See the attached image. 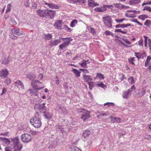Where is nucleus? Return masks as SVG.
<instances>
[{
  "instance_id": "1",
  "label": "nucleus",
  "mask_w": 151,
  "mask_h": 151,
  "mask_svg": "<svg viewBox=\"0 0 151 151\" xmlns=\"http://www.w3.org/2000/svg\"><path fill=\"white\" fill-rule=\"evenodd\" d=\"M30 122L31 125L36 128H38L41 126L42 123L41 119L38 112H36L34 116L31 118Z\"/></svg>"
},
{
  "instance_id": "2",
  "label": "nucleus",
  "mask_w": 151,
  "mask_h": 151,
  "mask_svg": "<svg viewBox=\"0 0 151 151\" xmlns=\"http://www.w3.org/2000/svg\"><path fill=\"white\" fill-rule=\"evenodd\" d=\"M13 144V148L14 151H20L22 148V145L20 143V142L18 137L11 139Z\"/></svg>"
},
{
  "instance_id": "3",
  "label": "nucleus",
  "mask_w": 151,
  "mask_h": 151,
  "mask_svg": "<svg viewBox=\"0 0 151 151\" xmlns=\"http://www.w3.org/2000/svg\"><path fill=\"white\" fill-rule=\"evenodd\" d=\"M79 111L81 113V118L83 121L86 120L90 117L89 111L85 109H79Z\"/></svg>"
},
{
  "instance_id": "4",
  "label": "nucleus",
  "mask_w": 151,
  "mask_h": 151,
  "mask_svg": "<svg viewBox=\"0 0 151 151\" xmlns=\"http://www.w3.org/2000/svg\"><path fill=\"white\" fill-rule=\"evenodd\" d=\"M46 104L45 103L42 104H36L34 106V109L36 110H37L41 113H45L47 109V108L45 106Z\"/></svg>"
},
{
  "instance_id": "5",
  "label": "nucleus",
  "mask_w": 151,
  "mask_h": 151,
  "mask_svg": "<svg viewBox=\"0 0 151 151\" xmlns=\"http://www.w3.org/2000/svg\"><path fill=\"white\" fill-rule=\"evenodd\" d=\"M104 24L108 28H112V20L110 16H107L103 18Z\"/></svg>"
},
{
  "instance_id": "6",
  "label": "nucleus",
  "mask_w": 151,
  "mask_h": 151,
  "mask_svg": "<svg viewBox=\"0 0 151 151\" xmlns=\"http://www.w3.org/2000/svg\"><path fill=\"white\" fill-rule=\"evenodd\" d=\"M60 38L62 39L65 40L64 41V42L59 45L60 49L62 50H63L64 48L68 46L70 43V42L72 40L70 37L63 38L61 37Z\"/></svg>"
},
{
  "instance_id": "7",
  "label": "nucleus",
  "mask_w": 151,
  "mask_h": 151,
  "mask_svg": "<svg viewBox=\"0 0 151 151\" xmlns=\"http://www.w3.org/2000/svg\"><path fill=\"white\" fill-rule=\"evenodd\" d=\"M32 87L37 90H40L44 87L42 82L37 80H33L31 82Z\"/></svg>"
},
{
  "instance_id": "8",
  "label": "nucleus",
  "mask_w": 151,
  "mask_h": 151,
  "mask_svg": "<svg viewBox=\"0 0 151 151\" xmlns=\"http://www.w3.org/2000/svg\"><path fill=\"white\" fill-rule=\"evenodd\" d=\"M20 137L22 142L24 143H28L32 140L31 136L28 134H22Z\"/></svg>"
},
{
  "instance_id": "9",
  "label": "nucleus",
  "mask_w": 151,
  "mask_h": 151,
  "mask_svg": "<svg viewBox=\"0 0 151 151\" xmlns=\"http://www.w3.org/2000/svg\"><path fill=\"white\" fill-rule=\"evenodd\" d=\"M13 85L15 87H16L19 90H22L24 89V85L20 80H17L15 81Z\"/></svg>"
},
{
  "instance_id": "10",
  "label": "nucleus",
  "mask_w": 151,
  "mask_h": 151,
  "mask_svg": "<svg viewBox=\"0 0 151 151\" xmlns=\"http://www.w3.org/2000/svg\"><path fill=\"white\" fill-rule=\"evenodd\" d=\"M134 56L139 60L141 58L144 59L146 56V53L145 52H135Z\"/></svg>"
},
{
  "instance_id": "11",
  "label": "nucleus",
  "mask_w": 151,
  "mask_h": 151,
  "mask_svg": "<svg viewBox=\"0 0 151 151\" xmlns=\"http://www.w3.org/2000/svg\"><path fill=\"white\" fill-rule=\"evenodd\" d=\"M9 75V71L7 69L1 70L0 72V77L2 78H4Z\"/></svg>"
},
{
  "instance_id": "12",
  "label": "nucleus",
  "mask_w": 151,
  "mask_h": 151,
  "mask_svg": "<svg viewBox=\"0 0 151 151\" xmlns=\"http://www.w3.org/2000/svg\"><path fill=\"white\" fill-rule=\"evenodd\" d=\"M114 7L116 8L120 9H127L129 7L127 6H125L119 3L114 4Z\"/></svg>"
},
{
  "instance_id": "13",
  "label": "nucleus",
  "mask_w": 151,
  "mask_h": 151,
  "mask_svg": "<svg viewBox=\"0 0 151 151\" xmlns=\"http://www.w3.org/2000/svg\"><path fill=\"white\" fill-rule=\"evenodd\" d=\"M132 94L131 91L129 90L124 91L122 94V97L125 99H127L130 97Z\"/></svg>"
},
{
  "instance_id": "14",
  "label": "nucleus",
  "mask_w": 151,
  "mask_h": 151,
  "mask_svg": "<svg viewBox=\"0 0 151 151\" xmlns=\"http://www.w3.org/2000/svg\"><path fill=\"white\" fill-rule=\"evenodd\" d=\"M11 31L14 34L18 35H22L23 33V32L22 31L20 30L19 29L13 28L12 29Z\"/></svg>"
},
{
  "instance_id": "15",
  "label": "nucleus",
  "mask_w": 151,
  "mask_h": 151,
  "mask_svg": "<svg viewBox=\"0 0 151 151\" xmlns=\"http://www.w3.org/2000/svg\"><path fill=\"white\" fill-rule=\"evenodd\" d=\"M90 62L88 60H83L82 61L79 63V64L82 67L87 68V65L89 64Z\"/></svg>"
},
{
  "instance_id": "16",
  "label": "nucleus",
  "mask_w": 151,
  "mask_h": 151,
  "mask_svg": "<svg viewBox=\"0 0 151 151\" xmlns=\"http://www.w3.org/2000/svg\"><path fill=\"white\" fill-rule=\"evenodd\" d=\"M37 14L41 17H44L46 16V10L39 9L37 11Z\"/></svg>"
},
{
  "instance_id": "17",
  "label": "nucleus",
  "mask_w": 151,
  "mask_h": 151,
  "mask_svg": "<svg viewBox=\"0 0 151 151\" xmlns=\"http://www.w3.org/2000/svg\"><path fill=\"white\" fill-rule=\"evenodd\" d=\"M60 42L61 41L60 39H55L54 40H51L50 42V47H52L57 45L59 43H60Z\"/></svg>"
},
{
  "instance_id": "18",
  "label": "nucleus",
  "mask_w": 151,
  "mask_h": 151,
  "mask_svg": "<svg viewBox=\"0 0 151 151\" xmlns=\"http://www.w3.org/2000/svg\"><path fill=\"white\" fill-rule=\"evenodd\" d=\"M45 5H47L49 8L52 9H58L60 8L59 6L54 4H49L47 3L46 2H45Z\"/></svg>"
},
{
  "instance_id": "19",
  "label": "nucleus",
  "mask_w": 151,
  "mask_h": 151,
  "mask_svg": "<svg viewBox=\"0 0 151 151\" xmlns=\"http://www.w3.org/2000/svg\"><path fill=\"white\" fill-rule=\"evenodd\" d=\"M55 14V11L51 10H46V15L49 16L51 19H52Z\"/></svg>"
},
{
  "instance_id": "20",
  "label": "nucleus",
  "mask_w": 151,
  "mask_h": 151,
  "mask_svg": "<svg viewBox=\"0 0 151 151\" xmlns=\"http://www.w3.org/2000/svg\"><path fill=\"white\" fill-rule=\"evenodd\" d=\"M130 10H128L125 14V16L129 18H134L136 17V15L134 14V12L129 11Z\"/></svg>"
},
{
  "instance_id": "21",
  "label": "nucleus",
  "mask_w": 151,
  "mask_h": 151,
  "mask_svg": "<svg viewBox=\"0 0 151 151\" xmlns=\"http://www.w3.org/2000/svg\"><path fill=\"white\" fill-rule=\"evenodd\" d=\"M83 76L84 80L86 82H88L93 80L91 76L90 75H83Z\"/></svg>"
},
{
  "instance_id": "22",
  "label": "nucleus",
  "mask_w": 151,
  "mask_h": 151,
  "mask_svg": "<svg viewBox=\"0 0 151 151\" xmlns=\"http://www.w3.org/2000/svg\"><path fill=\"white\" fill-rule=\"evenodd\" d=\"M62 20H60L56 22L54 24V26L56 29H62L61 28L62 26Z\"/></svg>"
},
{
  "instance_id": "23",
  "label": "nucleus",
  "mask_w": 151,
  "mask_h": 151,
  "mask_svg": "<svg viewBox=\"0 0 151 151\" xmlns=\"http://www.w3.org/2000/svg\"><path fill=\"white\" fill-rule=\"evenodd\" d=\"M106 10V9L105 7H104V5H103L102 6L96 7L94 9V10L95 12H104Z\"/></svg>"
},
{
  "instance_id": "24",
  "label": "nucleus",
  "mask_w": 151,
  "mask_h": 151,
  "mask_svg": "<svg viewBox=\"0 0 151 151\" xmlns=\"http://www.w3.org/2000/svg\"><path fill=\"white\" fill-rule=\"evenodd\" d=\"M72 71L74 74L75 76L77 77H79L81 76V72L76 69L72 68Z\"/></svg>"
},
{
  "instance_id": "25",
  "label": "nucleus",
  "mask_w": 151,
  "mask_h": 151,
  "mask_svg": "<svg viewBox=\"0 0 151 151\" xmlns=\"http://www.w3.org/2000/svg\"><path fill=\"white\" fill-rule=\"evenodd\" d=\"M131 26V24H118L116 25L115 26V27L116 28H125L126 27L128 26Z\"/></svg>"
},
{
  "instance_id": "26",
  "label": "nucleus",
  "mask_w": 151,
  "mask_h": 151,
  "mask_svg": "<svg viewBox=\"0 0 151 151\" xmlns=\"http://www.w3.org/2000/svg\"><path fill=\"white\" fill-rule=\"evenodd\" d=\"M43 38L45 40H47L51 39L52 37L51 34L48 33L47 34H44L43 35Z\"/></svg>"
},
{
  "instance_id": "27",
  "label": "nucleus",
  "mask_w": 151,
  "mask_h": 151,
  "mask_svg": "<svg viewBox=\"0 0 151 151\" xmlns=\"http://www.w3.org/2000/svg\"><path fill=\"white\" fill-rule=\"evenodd\" d=\"M141 0H131L129 1V4L131 5H134L140 2Z\"/></svg>"
},
{
  "instance_id": "28",
  "label": "nucleus",
  "mask_w": 151,
  "mask_h": 151,
  "mask_svg": "<svg viewBox=\"0 0 151 151\" xmlns=\"http://www.w3.org/2000/svg\"><path fill=\"white\" fill-rule=\"evenodd\" d=\"M111 119V122L113 123H119L120 122L121 119L118 117L113 118L112 116L110 117Z\"/></svg>"
},
{
  "instance_id": "29",
  "label": "nucleus",
  "mask_w": 151,
  "mask_h": 151,
  "mask_svg": "<svg viewBox=\"0 0 151 151\" xmlns=\"http://www.w3.org/2000/svg\"><path fill=\"white\" fill-rule=\"evenodd\" d=\"M88 3L89 6L92 7H94L96 6H99V4L95 3V2L93 1H88Z\"/></svg>"
},
{
  "instance_id": "30",
  "label": "nucleus",
  "mask_w": 151,
  "mask_h": 151,
  "mask_svg": "<svg viewBox=\"0 0 151 151\" xmlns=\"http://www.w3.org/2000/svg\"><path fill=\"white\" fill-rule=\"evenodd\" d=\"M44 116L47 119H50L52 118V115L49 112H45L44 113Z\"/></svg>"
},
{
  "instance_id": "31",
  "label": "nucleus",
  "mask_w": 151,
  "mask_h": 151,
  "mask_svg": "<svg viewBox=\"0 0 151 151\" xmlns=\"http://www.w3.org/2000/svg\"><path fill=\"white\" fill-rule=\"evenodd\" d=\"M151 60V56H148L146 60L145 61V67L148 66V65L149 64V63L150 60Z\"/></svg>"
},
{
  "instance_id": "32",
  "label": "nucleus",
  "mask_w": 151,
  "mask_h": 151,
  "mask_svg": "<svg viewBox=\"0 0 151 151\" xmlns=\"http://www.w3.org/2000/svg\"><path fill=\"white\" fill-rule=\"evenodd\" d=\"M138 18L142 21H144L146 19L148 18V16L146 14H142L139 15Z\"/></svg>"
},
{
  "instance_id": "33",
  "label": "nucleus",
  "mask_w": 151,
  "mask_h": 151,
  "mask_svg": "<svg viewBox=\"0 0 151 151\" xmlns=\"http://www.w3.org/2000/svg\"><path fill=\"white\" fill-rule=\"evenodd\" d=\"M90 134V132L88 130H86L83 133V136L84 138L88 136Z\"/></svg>"
},
{
  "instance_id": "34",
  "label": "nucleus",
  "mask_w": 151,
  "mask_h": 151,
  "mask_svg": "<svg viewBox=\"0 0 151 151\" xmlns=\"http://www.w3.org/2000/svg\"><path fill=\"white\" fill-rule=\"evenodd\" d=\"M2 140L3 141V143L6 145H9L10 143V141L6 138H2Z\"/></svg>"
},
{
  "instance_id": "35",
  "label": "nucleus",
  "mask_w": 151,
  "mask_h": 151,
  "mask_svg": "<svg viewBox=\"0 0 151 151\" xmlns=\"http://www.w3.org/2000/svg\"><path fill=\"white\" fill-rule=\"evenodd\" d=\"M96 77L100 80L103 79L105 78L103 74L98 73H97Z\"/></svg>"
},
{
  "instance_id": "36",
  "label": "nucleus",
  "mask_w": 151,
  "mask_h": 151,
  "mask_svg": "<svg viewBox=\"0 0 151 151\" xmlns=\"http://www.w3.org/2000/svg\"><path fill=\"white\" fill-rule=\"evenodd\" d=\"M128 81L131 84H134L135 83L134 78L132 76L128 78Z\"/></svg>"
},
{
  "instance_id": "37",
  "label": "nucleus",
  "mask_w": 151,
  "mask_h": 151,
  "mask_svg": "<svg viewBox=\"0 0 151 151\" xmlns=\"http://www.w3.org/2000/svg\"><path fill=\"white\" fill-rule=\"evenodd\" d=\"M77 21L76 19L73 20L70 24V26L71 27H75L76 24H77Z\"/></svg>"
},
{
  "instance_id": "38",
  "label": "nucleus",
  "mask_w": 151,
  "mask_h": 151,
  "mask_svg": "<svg viewBox=\"0 0 151 151\" xmlns=\"http://www.w3.org/2000/svg\"><path fill=\"white\" fill-rule=\"evenodd\" d=\"M144 25L147 27H149L151 25V20H146L144 23Z\"/></svg>"
},
{
  "instance_id": "39",
  "label": "nucleus",
  "mask_w": 151,
  "mask_h": 151,
  "mask_svg": "<svg viewBox=\"0 0 151 151\" xmlns=\"http://www.w3.org/2000/svg\"><path fill=\"white\" fill-rule=\"evenodd\" d=\"M11 5L10 4H8L7 6V8L6 11V13L10 12L11 10Z\"/></svg>"
},
{
  "instance_id": "40",
  "label": "nucleus",
  "mask_w": 151,
  "mask_h": 151,
  "mask_svg": "<svg viewBox=\"0 0 151 151\" xmlns=\"http://www.w3.org/2000/svg\"><path fill=\"white\" fill-rule=\"evenodd\" d=\"M135 58L134 57H132L128 59V60L129 62L131 64L135 65V64L133 62L135 60Z\"/></svg>"
},
{
  "instance_id": "41",
  "label": "nucleus",
  "mask_w": 151,
  "mask_h": 151,
  "mask_svg": "<svg viewBox=\"0 0 151 151\" xmlns=\"http://www.w3.org/2000/svg\"><path fill=\"white\" fill-rule=\"evenodd\" d=\"M59 109V111L60 112H63L65 110V109L63 106L59 105L58 106Z\"/></svg>"
},
{
  "instance_id": "42",
  "label": "nucleus",
  "mask_w": 151,
  "mask_h": 151,
  "mask_svg": "<svg viewBox=\"0 0 151 151\" xmlns=\"http://www.w3.org/2000/svg\"><path fill=\"white\" fill-rule=\"evenodd\" d=\"M89 89L91 90L94 87V83L93 82L90 81L88 82Z\"/></svg>"
},
{
  "instance_id": "43",
  "label": "nucleus",
  "mask_w": 151,
  "mask_h": 151,
  "mask_svg": "<svg viewBox=\"0 0 151 151\" xmlns=\"http://www.w3.org/2000/svg\"><path fill=\"white\" fill-rule=\"evenodd\" d=\"M4 83L8 86L11 83V81L9 78H8L5 80Z\"/></svg>"
},
{
  "instance_id": "44",
  "label": "nucleus",
  "mask_w": 151,
  "mask_h": 151,
  "mask_svg": "<svg viewBox=\"0 0 151 151\" xmlns=\"http://www.w3.org/2000/svg\"><path fill=\"white\" fill-rule=\"evenodd\" d=\"M97 85L99 87L104 88L105 87H106V86L102 82H99L97 84Z\"/></svg>"
},
{
  "instance_id": "45",
  "label": "nucleus",
  "mask_w": 151,
  "mask_h": 151,
  "mask_svg": "<svg viewBox=\"0 0 151 151\" xmlns=\"http://www.w3.org/2000/svg\"><path fill=\"white\" fill-rule=\"evenodd\" d=\"M30 3L29 0H24V5L26 7L29 6Z\"/></svg>"
},
{
  "instance_id": "46",
  "label": "nucleus",
  "mask_w": 151,
  "mask_h": 151,
  "mask_svg": "<svg viewBox=\"0 0 151 151\" xmlns=\"http://www.w3.org/2000/svg\"><path fill=\"white\" fill-rule=\"evenodd\" d=\"M105 34L107 35H111L113 36L114 34L111 32H110L108 30H106L104 32Z\"/></svg>"
},
{
  "instance_id": "47",
  "label": "nucleus",
  "mask_w": 151,
  "mask_h": 151,
  "mask_svg": "<svg viewBox=\"0 0 151 151\" xmlns=\"http://www.w3.org/2000/svg\"><path fill=\"white\" fill-rule=\"evenodd\" d=\"M88 30L93 35L96 34V32L94 29L92 27H90L88 28Z\"/></svg>"
},
{
  "instance_id": "48",
  "label": "nucleus",
  "mask_w": 151,
  "mask_h": 151,
  "mask_svg": "<svg viewBox=\"0 0 151 151\" xmlns=\"http://www.w3.org/2000/svg\"><path fill=\"white\" fill-rule=\"evenodd\" d=\"M143 11L147 10L149 12H151V7L148 6H145L142 9Z\"/></svg>"
},
{
  "instance_id": "49",
  "label": "nucleus",
  "mask_w": 151,
  "mask_h": 151,
  "mask_svg": "<svg viewBox=\"0 0 151 151\" xmlns=\"http://www.w3.org/2000/svg\"><path fill=\"white\" fill-rule=\"evenodd\" d=\"M138 44L140 47L143 46V40L142 38L138 42Z\"/></svg>"
},
{
  "instance_id": "50",
  "label": "nucleus",
  "mask_w": 151,
  "mask_h": 151,
  "mask_svg": "<svg viewBox=\"0 0 151 151\" xmlns=\"http://www.w3.org/2000/svg\"><path fill=\"white\" fill-rule=\"evenodd\" d=\"M63 28H64L68 32H71L72 31V29L71 28H69L66 25H64L63 26Z\"/></svg>"
},
{
  "instance_id": "51",
  "label": "nucleus",
  "mask_w": 151,
  "mask_h": 151,
  "mask_svg": "<svg viewBox=\"0 0 151 151\" xmlns=\"http://www.w3.org/2000/svg\"><path fill=\"white\" fill-rule=\"evenodd\" d=\"M143 37L145 38L144 40V43H145V46L146 47H147V40L148 37L145 35L143 36Z\"/></svg>"
},
{
  "instance_id": "52",
  "label": "nucleus",
  "mask_w": 151,
  "mask_h": 151,
  "mask_svg": "<svg viewBox=\"0 0 151 151\" xmlns=\"http://www.w3.org/2000/svg\"><path fill=\"white\" fill-rule=\"evenodd\" d=\"M104 106L107 105L108 106H112L114 107L115 105L112 102H107L106 103H105L104 104Z\"/></svg>"
},
{
  "instance_id": "53",
  "label": "nucleus",
  "mask_w": 151,
  "mask_h": 151,
  "mask_svg": "<svg viewBox=\"0 0 151 151\" xmlns=\"http://www.w3.org/2000/svg\"><path fill=\"white\" fill-rule=\"evenodd\" d=\"M9 62V60L8 58H5L2 60V63L4 64H8Z\"/></svg>"
},
{
  "instance_id": "54",
  "label": "nucleus",
  "mask_w": 151,
  "mask_h": 151,
  "mask_svg": "<svg viewBox=\"0 0 151 151\" xmlns=\"http://www.w3.org/2000/svg\"><path fill=\"white\" fill-rule=\"evenodd\" d=\"M132 21L133 22H136L139 25L142 26V24L140 23L136 19H132Z\"/></svg>"
},
{
  "instance_id": "55",
  "label": "nucleus",
  "mask_w": 151,
  "mask_h": 151,
  "mask_svg": "<svg viewBox=\"0 0 151 151\" xmlns=\"http://www.w3.org/2000/svg\"><path fill=\"white\" fill-rule=\"evenodd\" d=\"M5 151H13V148L11 147H6L5 149Z\"/></svg>"
},
{
  "instance_id": "56",
  "label": "nucleus",
  "mask_w": 151,
  "mask_h": 151,
  "mask_svg": "<svg viewBox=\"0 0 151 151\" xmlns=\"http://www.w3.org/2000/svg\"><path fill=\"white\" fill-rule=\"evenodd\" d=\"M125 20V18H123L121 19H116L115 20L117 23H121Z\"/></svg>"
},
{
  "instance_id": "57",
  "label": "nucleus",
  "mask_w": 151,
  "mask_h": 151,
  "mask_svg": "<svg viewBox=\"0 0 151 151\" xmlns=\"http://www.w3.org/2000/svg\"><path fill=\"white\" fill-rule=\"evenodd\" d=\"M129 11L132 12H134V14L135 15H136V14H139L140 13V11H136L135 10H130Z\"/></svg>"
},
{
  "instance_id": "58",
  "label": "nucleus",
  "mask_w": 151,
  "mask_h": 151,
  "mask_svg": "<svg viewBox=\"0 0 151 151\" xmlns=\"http://www.w3.org/2000/svg\"><path fill=\"white\" fill-rule=\"evenodd\" d=\"M71 149L72 151H79L80 150L78 148L73 146L71 147Z\"/></svg>"
},
{
  "instance_id": "59",
  "label": "nucleus",
  "mask_w": 151,
  "mask_h": 151,
  "mask_svg": "<svg viewBox=\"0 0 151 151\" xmlns=\"http://www.w3.org/2000/svg\"><path fill=\"white\" fill-rule=\"evenodd\" d=\"M147 42L150 48V49L151 50V40L148 38Z\"/></svg>"
},
{
  "instance_id": "60",
  "label": "nucleus",
  "mask_w": 151,
  "mask_h": 151,
  "mask_svg": "<svg viewBox=\"0 0 151 151\" xmlns=\"http://www.w3.org/2000/svg\"><path fill=\"white\" fill-rule=\"evenodd\" d=\"M38 132L36 131H34L33 130H30L29 132L31 134L33 135H35L37 134Z\"/></svg>"
},
{
  "instance_id": "61",
  "label": "nucleus",
  "mask_w": 151,
  "mask_h": 151,
  "mask_svg": "<svg viewBox=\"0 0 151 151\" xmlns=\"http://www.w3.org/2000/svg\"><path fill=\"white\" fill-rule=\"evenodd\" d=\"M107 114L105 113H101L100 114L97 116V117L99 119L101 118V117H103L105 115H106Z\"/></svg>"
},
{
  "instance_id": "62",
  "label": "nucleus",
  "mask_w": 151,
  "mask_h": 151,
  "mask_svg": "<svg viewBox=\"0 0 151 151\" xmlns=\"http://www.w3.org/2000/svg\"><path fill=\"white\" fill-rule=\"evenodd\" d=\"M104 7H105L106 9V8H113L114 7V4L113 5H104Z\"/></svg>"
},
{
  "instance_id": "63",
  "label": "nucleus",
  "mask_w": 151,
  "mask_h": 151,
  "mask_svg": "<svg viewBox=\"0 0 151 151\" xmlns=\"http://www.w3.org/2000/svg\"><path fill=\"white\" fill-rule=\"evenodd\" d=\"M7 90L5 88H4L2 90V92L1 94V95H2L5 93L7 92Z\"/></svg>"
},
{
  "instance_id": "64",
  "label": "nucleus",
  "mask_w": 151,
  "mask_h": 151,
  "mask_svg": "<svg viewBox=\"0 0 151 151\" xmlns=\"http://www.w3.org/2000/svg\"><path fill=\"white\" fill-rule=\"evenodd\" d=\"M80 70H81L85 73H89V71L85 69H80Z\"/></svg>"
}]
</instances>
